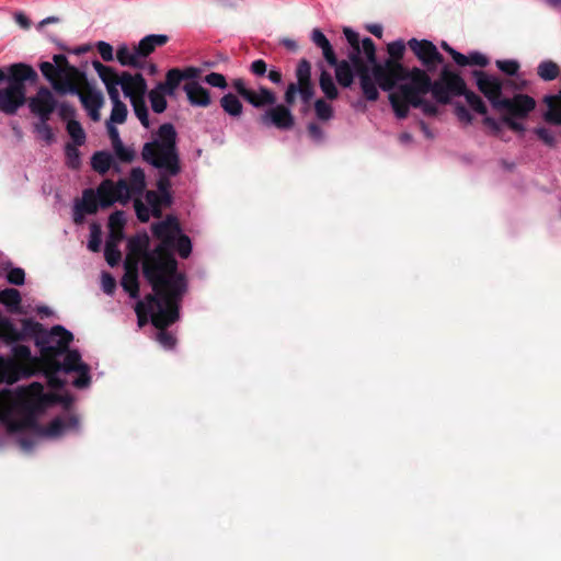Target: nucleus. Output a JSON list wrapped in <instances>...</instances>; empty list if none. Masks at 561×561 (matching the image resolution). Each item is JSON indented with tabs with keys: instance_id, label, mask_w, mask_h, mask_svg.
I'll list each match as a JSON object with an SVG mask.
<instances>
[{
	"instance_id": "obj_27",
	"label": "nucleus",
	"mask_w": 561,
	"mask_h": 561,
	"mask_svg": "<svg viewBox=\"0 0 561 561\" xmlns=\"http://www.w3.org/2000/svg\"><path fill=\"white\" fill-rule=\"evenodd\" d=\"M169 42V36L164 34H150L145 36L137 45L139 55L146 65L147 57L154 51L157 47H161Z\"/></svg>"
},
{
	"instance_id": "obj_47",
	"label": "nucleus",
	"mask_w": 561,
	"mask_h": 561,
	"mask_svg": "<svg viewBox=\"0 0 561 561\" xmlns=\"http://www.w3.org/2000/svg\"><path fill=\"white\" fill-rule=\"evenodd\" d=\"M314 113L316 117L322 122L330 121L334 115L333 107L323 99H318L314 102Z\"/></svg>"
},
{
	"instance_id": "obj_64",
	"label": "nucleus",
	"mask_w": 561,
	"mask_h": 561,
	"mask_svg": "<svg viewBox=\"0 0 561 561\" xmlns=\"http://www.w3.org/2000/svg\"><path fill=\"white\" fill-rule=\"evenodd\" d=\"M102 289L107 295H113L116 288L115 278L110 273H103L101 279Z\"/></svg>"
},
{
	"instance_id": "obj_51",
	"label": "nucleus",
	"mask_w": 561,
	"mask_h": 561,
	"mask_svg": "<svg viewBox=\"0 0 561 561\" xmlns=\"http://www.w3.org/2000/svg\"><path fill=\"white\" fill-rule=\"evenodd\" d=\"M113 150L116 158L122 162L130 163L135 160V150L130 147H125L124 144L114 147Z\"/></svg>"
},
{
	"instance_id": "obj_55",
	"label": "nucleus",
	"mask_w": 561,
	"mask_h": 561,
	"mask_svg": "<svg viewBox=\"0 0 561 561\" xmlns=\"http://www.w3.org/2000/svg\"><path fill=\"white\" fill-rule=\"evenodd\" d=\"M496 67L507 76H514L519 70V64L517 60L506 59V60H496Z\"/></svg>"
},
{
	"instance_id": "obj_28",
	"label": "nucleus",
	"mask_w": 561,
	"mask_h": 561,
	"mask_svg": "<svg viewBox=\"0 0 561 561\" xmlns=\"http://www.w3.org/2000/svg\"><path fill=\"white\" fill-rule=\"evenodd\" d=\"M404 84H397L396 88H398L397 92L390 93L389 95V102L392 106V110L396 114V116L399 119H404L409 115L410 107L412 106L411 103L408 101V96L404 95Z\"/></svg>"
},
{
	"instance_id": "obj_48",
	"label": "nucleus",
	"mask_w": 561,
	"mask_h": 561,
	"mask_svg": "<svg viewBox=\"0 0 561 561\" xmlns=\"http://www.w3.org/2000/svg\"><path fill=\"white\" fill-rule=\"evenodd\" d=\"M77 147L75 144H67L65 148L67 165L72 170H77L81 165L80 151Z\"/></svg>"
},
{
	"instance_id": "obj_16",
	"label": "nucleus",
	"mask_w": 561,
	"mask_h": 561,
	"mask_svg": "<svg viewBox=\"0 0 561 561\" xmlns=\"http://www.w3.org/2000/svg\"><path fill=\"white\" fill-rule=\"evenodd\" d=\"M496 111H504L503 116H511L515 118H526L528 114L534 111L536 101L527 94H515L513 98H504L499 102Z\"/></svg>"
},
{
	"instance_id": "obj_63",
	"label": "nucleus",
	"mask_w": 561,
	"mask_h": 561,
	"mask_svg": "<svg viewBox=\"0 0 561 561\" xmlns=\"http://www.w3.org/2000/svg\"><path fill=\"white\" fill-rule=\"evenodd\" d=\"M8 282L13 285H23L25 280V273L20 267L11 268L7 275Z\"/></svg>"
},
{
	"instance_id": "obj_54",
	"label": "nucleus",
	"mask_w": 561,
	"mask_h": 561,
	"mask_svg": "<svg viewBox=\"0 0 561 561\" xmlns=\"http://www.w3.org/2000/svg\"><path fill=\"white\" fill-rule=\"evenodd\" d=\"M47 122L48 121H39L35 124L34 130L46 144H50L54 139V134Z\"/></svg>"
},
{
	"instance_id": "obj_36",
	"label": "nucleus",
	"mask_w": 561,
	"mask_h": 561,
	"mask_svg": "<svg viewBox=\"0 0 561 561\" xmlns=\"http://www.w3.org/2000/svg\"><path fill=\"white\" fill-rule=\"evenodd\" d=\"M165 90L163 88H160L159 84H157L152 90L148 93V99L151 105V108L154 113H163L167 108V99H165Z\"/></svg>"
},
{
	"instance_id": "obj_9",
	"label": "nucleus",
	"mask_w": 561,
	"mask_h": 561,
	"mask_svg": "<svg viewBox=\"0 0 561 561\" xmlns=\"http://www.w3.org/2000/svg\"><path fill=\"white\" fill-rule=\"evenodd\" d=\"M183 294L184 291H181L168 308H164V299L162 296L158 295L156 291L147 295L150 321L157 329H159V332L157 333V341L165 350H172L176 344V337L173 333L167 331L165 328L179 319V304Z\"/></svg>"
},
{
	"instance_id": "obj_49",
	"label": "nucleus",
	"mask_w": 561,
	"mask_h": 561,
	"mask_svg": "<svg viewBox=\"0 0 561 561\" xmlns=\"http://www.w3.org/2000/svg\"><path fill=\"white\" fill-rule=\"evenodd\" d=\"M0 302L8 307L16 308L21 304V295L14 288L0 290Z\"/></svg>"
},
{
	"instance_id": "obj_57",
	"label": "nucleus",
	"mask_w": 561,
	"mask_h": 561,
	"mask_svg": "<svg viewBox=\"0 0 561 561\" xmlns=\"http://www.w3.org/2000/svg\"><path fill=\"white\" fill-rule=\"evenodd\" d=\"M262 121L266 125H274L277 128H280V105H276L271 111L266 112L262 116Z\"/></svg>"
},
{
	"instance_id": "obj_14",
	"label": "nucleus",
	"mask_w": 561,
	"mask_h": 561,
	"mask_svg": "<svg viewBox=\"0 0 561 561\" xmlns=\"http://www.w3.org/2000/svg\"><path fill=\"white\" fill-rule=\"evenodd\" d=\"M407 45L425 68L426 72L435 71L437 66L444 61L443 55L431 41L411 38Z\"/></svg>"
},
{
	"instance_id": "obj_40",
	"label": "nucleus",
	"mask_w": 561,
	"mask_h": 561,
	"mask_svg": "<svg viewBox=\"0 0 561 561\" xmlns=\"http://www.w3.org/2000/svg\"><path fill=\"white\" fill-rule=\"evenodd\" d=\"M46 366V377L51 388L59 389L64 386V381L57 376L60 371V363L57 359L44 360Z\"/></svg>"
},
{
	"instance_id": "obj_41",
	"label": "nucleus",
	"mask_w": 561,
	"mask_h": 561,
	"mask_svg": "<svg viewBox=\"0 0 561 561\" xmlns=\"http://www.w3.org/2000/svg\"><path fill=\"white\" fill-rule=\"evenodd\" d=\"M62 363H60V370L65 373L76 371L80 369L81 365H84L81 362V355L77 350L66 351Z\"/></svg>"
},
{
	"instance_id": "obj_20",
	"label": "nucleus",
	"mask_w": 561,
	"mask_h": 561,
	"mask_svg": "<svg viewBox=\"0 0 561 561\" xmlns=\"http://www.w3.org/2000/svg\"><path fill=\"white\" fill-rule=\"evenodd\" d=\"M445 68H446V75L448 77L449 76L457 77L461 81L460 82V84H461L460 92L459 93H450V99L453 96H465L467 103L474 112H477L481 115H486L488 107H486L485 103L483 102V100L477 93L467 89L466 81L459 73L450 70L448 67H445Z\"/></svg>"
},
{
	"instance_id": "obj_33",
	"label": "nucleus",
	"mask_w": 561,
	"mask_h": 561,
	"mask_svg": "<svg viewBox=\"0 0 561 561\" xmlns=\"http://www.w3.org/2000/svg\"><path fill=\"white\" fill-rule=\"evenodd\" d=\"M122 240V233L112 231L105 242L104 256L108 265L115 266L121 261L122 254L118 249V243Z\"/></svg>"
},
{
	"instance_id": "obj_23",
	"label": "nucleus",
	"mask_w": 561,
	"mask_h": 561,
	"mask_svg": "<svg viewBox=\"0 0 561 561\" xmlns=\"http://www.w3.org/2000/svg\"><path fill=\"white\" fill-rule=\"evenodd\" d=\"M99 204L98 194L91 188L84 190L80 204L76 205V211L73 216L75 222H82V214H95L98 211Z\"/></svg>"
},
{
	"instance_id": "obj_24",
	"label": "nucleus",
	"mask_w": 561,
	"mask_h": 561,
	"mask_svg": "<svg viewBox=\"0 0 561 561\" xmlns=\"http://www.w3.org/2000/svg\"><path fill=\"white\" fill-rule=\"evenodd\" d=\"M116 59L124 67L142 69L145 64L139 55L137 46L122 44L117 47Z\"/></svg>"
},
{
	"instance_id": "obj_13",
	"label": "nucleus",
	"mask_w": 561,
	"mask_h": 561,
	"mask_svg": "<svg viewBox=\"0 0 561 561\" xmlns=\"http://www.w3.org/2000/svg\"><path fill=\"white\" fill-rule=\"evenodd\" d=\"M142 198H135L134 209L139 221L148 222L150 217L160 218L162 216L163 208L169 207L172 203L168 201V197L157 193L156 191H146Z\"/></svg>"
},
{
	"instance_id": "obj_62",
	"label": "nucleus",
	"mask_w": 561,
	"mask_h": 561,
	"mask_svg": "<svg viewBox=\"0 0 561 561\" xmlns=\"http://www.w3.org/2000/svg\"><path fill=\"white\" fill-rule=\"evenodd\" d=\"M96 48L104 61H112L114 59V50L111 44L100 41L96 43Z\"/></svg>"
},
{
	"instance_id": "obj_53",
	"label": "nucleus",
	"mask_w": 561,
	"mask_h": 561,
	"mask_svg": "<svg viewBox=\"0 0 561 561\" xmlns=\"http://www.w3.org/2000/svg\"><path fill=\"white\" fill-rule=\"evenodd\" d=\"M67 427V421L61 417L54 419L46 427V434L55 437L61 435Z\"/></svg>"
},
{
	"instance_id": "obj_5",
	"label": "nucleus",
	"mask_w": 561,
	"mask_h": 561,
	"mask_svg": "<svg viewBox=\"0 0 561 561\" xmlns=\"http://www.w3.org/2000/svg\"><path fill=\"white\" fill-rule=\"evenodd\" d=\"M53 61L39 64L42 75L50 82L57 93L78 95L90 118L93 122H99L101 118L100 110L104 104L102 92L90 87L81 89L80 84L84 76L78 68L69 64L65 55H54Z\"/></svg>"
},
{
	"instance_id": "obj_59",
	"label": "nucleus",
	"mask_w": 561,
	"mask_h": 561,
	"mask_svg": "<svg viewBox=\"0 0 561 561\" xmlns=\"http://www.w3.org/2000/svg\"><path fill=\"white\" fill-rule=\"evenodd\" d=\"M79 373V376L73 380V386L76 388H85L90 383V375L89 367L87 365H81L80 369L76 370Z\"/></svg>"
},
{
	"instance_id": "obj_32",
	"label": "nucleus",
	"mask_w": 561,
	"mask_h": 561,
	"mask_svg": "<svg viewBox=\"0 0 561 561\" xmlns=\"http://www.w3.org/2000/svg\"><path fill=\"white\" fill-rule=\"evenodd\" d=\"M311 41L317 47L322 49L323 58L327 60L329 65L336 64V55L333 50V47L321 30H312Z\"/></svg>"
},
{
	"instance_id": "obj_10",
	"label": "nucleus",
	"mask_w": 561,
	"mask_h": 561,
	"mask_svg": "<svg viewBox=\"0 0 561 561\" xmlns=\"http://www.w3.org/2000/svg\"><path fill=\"white\" fill-rule=\"evenodd\" d=\"M92 66L106 89L107 83H113L114 88L117 90L118 87H121L125 96L129 98L130 101L146 96L147 82L141 73L131 75L124 71L118 75L114 68L105 66L99 60H93Z\"/></svg>"
},
{
	"instance_id": "obj_58",
	"label": "nucleus",
	"mask_w": 561,
	"mask_h": 561,
	"mask_svg": "<svg viewBox=\"0 0 561 561\" xmlns=\"http://www.w3.org/2000/svg\"><path fill=\"white\" fill-rule=\"evenodd\" d=\"M168 176H169L168 174H164L161 172V176L157 181L158 191H156V192L161 194L162 196L165 195L168 197V201H170V203H172V196L170 193L171 182Z\"/></svg>"
},
{
	"instance_id": "obj_15",
	"label": "nucleus",
	"mask_w": 561,
	"mask_h": 561,
	"mask_svg": "<svg viewBox=\"0 0 561 561\" xmlns=\"http://www.w3.org/2000/svg\"><path fill=\"white\" fill-rule=\"evenodd\" d=\"M125 184L126 179H119L116 183L108 179L104 180L96 190L100 206L107 208L116 202L126 205L127 191Z\"/></svg>"
},
{
	"instance_id": "obj_22",
	"label": "nucleus",
	"mask_w": 561,
	"mask_h": 561,
	"mask_svg": "<svg viewBox=\"0 0 561 561\" xmlns=\"http://www.w3.org/2000/svg\"><path fill=\"white\" fill-rule=\"evenodd\" d=\"M146 186L147 183L145 171L139 167L133 168L130 170L129 178L126 180L125 184L127 191L126 204L130 199H133L134 202L135 198H141L146 192Z\"/></svg>"
},
{
	"instance_id": "obj_61",
	"label": "nucleus",
	"mask_w": 561,
	"mask_h": 561,
	"mask_svg": "<svg viewBox=\"0 0 561 561\" xmlns=\"http://www.w3.org/2000/svg\"><path fill=\"white\" fill-rule=\"evenodd\" d=\"M537 137L547 146L554 147L556 137L553 133L545 127H538L535 129Z\"/></svg>"
},
{
	"instance_id": "obj_39",
	"label": "nucleus",
	"mask_w": 561,
	"mask_h": 561,
	"mask_svg": "<svg viewBox=\"0 0 561 561\" xmlns=\"http://www.w3.org/2000/svg\"><path fill=\"white\" fill-rule=\"evenodd\" d=\"M182 81L181 69L173 68L167 72L165 81L158 84L165 90L168 95H173Z\"/></svg>"
},
{
	"instance_id": "obj_11",
	"label": "nucleus",
	"mask_w": 561,
	"mask_h": 561,
	"mask_svg": "<svg viewBox=\"0 0 561 561\" xmlns=\"http://www.w3.org/2000/svg\"><path fill=\"white\" fill-rule=\"evenodd\" d=\"M297 85L291 83L285 92V101L291 104L299 93L305 105H309L314 95V88L311 83V65L307 59H301L296 69Z\"/></svg>"
},
{
	"instance_id": "obj_3",
	"label": "nucleus",
	"mask_w": 561,
	"mask_h": 561,
	"mask_svg": "<svg viewBox=\"0 0 561 561\" xmlns=\"http://www.w3.org/2000/svg\"><path fill=\"white\" fill-rule=\"evenodd\" d=\"M55 397L44 392L39 382H32L15 392L7 387L0 389V420L9 432H19L35 425V416L42 412Z\"/></svg>"
},
{
	"instance_id": "obj_42",
	"label": "nucleus",
	"mask_w": 561,
	"mask_h": 561,
	"mask_svg": "<svg viewBox=\"0 0 561 561\" xmlns=\"http://www.w3.org/2000/svg\"><path fill=\"white\" fill-rule=\"evenodd\" d=\"M537 73L542 80L552 81L559 76L560 68L554 61L545 60L538 65Z\"/></svg>"
},
{
	"instance_id": "obj_34",
	"label": "nucleus",
	"mask_w": 561,
	"mask_h": 561,
	"mask_svg": "<svg viewBox=\"0 0 561 561\" xmlns=\"http://www.w3.org/2000/svg\"><path fill=\"white\" fill-rule=\"evenodd\" d=\"M91 167L101 175L106 174L111 168H114L117 172L119 171L118 165L114 163L113 156L107 151L94 152L91 158Z\"/></svg>"
},
{
	"instance_id": "obj_43",
	"label": "nucleus",
	"mask_w": 561,
	"mask_h": 561,
	"mask_svg": "<svg viewBox=\"0 0 561 561\" xmlns=\"http://www.w3.org/2000/svg\"><path fill=\"white\" fill-rule=\"evenodd\" d=\"M220 105L226 113L232 116H239L242 113V104L232 93L224 95L220 100Z\"/></svg>"
},
{
	"instance_id": "obj_56",
	"label": "nucleus",
	"mask_w": 561,
	"mask_h": 561,
	"mask_svg": "<svg viewBox=\"0 0 561 561\" xmlns=\"http://www.w3.org/2000/svg\"><path fill=\"white\" fill-rule=\"evenodd\" d=\"M138 318V325L141 328L148 322L150 316L147 297L142 301H138L135 308Z\"/></svg>"
},
{
	"instance_id": "obj_30",
	"label": "nucleus",
	"mask_w": 561,
	"mask_h": 561,
	"mask_svg": "<svg viewBox=\"0 0 561 561\" xmlns=\"http://www.w3.org/2000/svg\"><path fill=\"white\" fill-rule=\"evenodd\" d=\"M125 267L126 271L122 278V287L129 294L131 298H138L139 284L137 262H135V264L125 263Z\"/></svg>"
},
{
	"instance_id": "obj_1",
	"label": "nucleus",
	"mask_w": 561,
	"mask_h": 561,
	"mask_svg": "<svg viewBox=\"0 0 561 561\" xmlns=\"http://www.w3.org/2000/svg\"><path fill=\"white\" fill-rule=\"evenodd\" d=\"M343 34L350 45L347 57L353 62L357 73L358 84L364 99L376 102L379 90L392 91L399 82H411L414 70L419 67L408 68L402 64L407 44L399 39L387 45L389 57L382 62L378 61L376 45L370 37L360 39L357 32L345 26Z\"/></svg>"
},
{
	"instance_id": "obj_25",
	"label": "nucleus",
	"mask_w": 561,
	"mask_h": 561,
	"mask_svg": "<svg viewBox=\"0 0 561 561\" xmlns=\"http://www.w3.org/2000/svg\"><path fill=\"white\" fill-rule=\"evenodd\" d=\"M107 94L113 103L110 119L106 123L123 124L127 117V107L121 101L119 91L114 88L113 83H107Z\"/></svg>"
},
{
	"instance_id": "obj_19",
	"label": "nucleus",
	"mask_w": 561,
	"mask_h": 561,
	"mask_svg": "<svg viewBox=\"0 0 561 561\" xmlns=\"http://www.w3.org/2000/svg\"><path fill=\"white\" fill-rule=\"evenodd\" d=\"M233 89L250 104L255 107L272 105L275 102V95L265 88H260L259 91L247 88L243 79H234L232 82Z\"/></svg>"
},
{
	"instance_id": "obj_18",
	"label": "nucleus",
	"mask_w": 561,
	"mask_h": 561,
	"mask_svg": "<svg viewBox=\"0 0 561 561\" xmlns=\"http://www.w3.org/2000/svg\"><path fill=\"white\" fill-rule=\"evenodd\" d=\"M57 106V101L50 90L42 87L36 94L30 99L28 107L39 121H48Z\"/></svg>"
},
{
	"instance_id": "obj_4",
	"label": "nucleus",
	"mask_w": 561,
	"mask_h": 561,
	"mask_svg": "<svg viewBox=\"0 0 561 561\" xmlns=\"http://www.w3.org/2000/svg\"><path fill=\"white\" fill-rule=\"evenodd\" d=\"M55 397L44 392L39 382H32L15 392L7 387L0 389V420L9 432H19L35 425V416L42 412Z\"/></svg>"
},
{
	"instance_id": "obj_17",
	"label": "nucleus",
	"mask_w": 561,
	"mask_h": 561,
	"mask_svg": "<svg viewBox=\"0 0 561 561\" xmlns=\"http://www.w3.org/2000/svg\"><path fill=\"white\" fill-rule=\"evenodd\" d=\"M472 76L477 80L479 91L490 101L492 107L497 110L499 102H502L503 83L499 78L489 76L482 70H473Z\"/></svg>"
},
{
	"instance_id": "obj_6",
	"label": "nucleus",
	"mask_w": 561,
	"mask_h": 561,
	"mask_svg": "<svg viewBox=\"0 0 561 561\" xmlns=\"http://www.w3.org/2000/svg\"><path fill=\"white\" fill-rule=\"evenodd\" d=\"M460 80L457 77H448L444 67L437 80H432L428 73L423 69H415L411 82L404 84V95L412 107L421 108L426 116H436L438 107L424 99V95L431 93L433 99L439 104L450 103V93L460 92Z\"/></svg>"
},
{
	"instance_id": "obj_29",
	"label": "nucleus",
	"mask_w": 561,
	"mask_h": 561,
	"mask_svg": "<svg viewBox=\"0 0 561 561\" xmlns=\"http://www.w3.org/2000/svg\"><path fill=\"white\" fill-rule=\"evenodd\" d=\"M335 67V77L339 84L343 88H350L354 82V77H357L353 62L348 60L336 59V64L332 65Z\"/></svg>"
},
{
	"instance_id": "obj_35",
	"label": "nucleus",
	"mask_w": 561,
	"mask_h": 561,
	"mask_svg": "<svg viewBox=\"0 0 561 561\" xmlns=\"http://www.w3.org/2000/svg\"><path fill=\"white\" fill-rule=\"evenodd\" d=\"M20 369L11 358H0V383L12 385L19 380Z\"/></svg>"
},
{
	"instance_id": "obj_46",
	"label": "nucleus",
	"mask_w": 561,
	"mask_h": 561,
	"mask_svg": "<svg viewBox=\"0 0 561 561\" xmlns=\"http://www.w3.org/2000/svg\"><path fill=\"white\" fill-rule=\"evenodd\" d=\"M67 131L72 138L75 145L81 146L84 144L85 133L78 121L69 119L67 123Z\"/></svg>"
},
{
	"instance_id": "obj_44",
	"label": "nucleus",
	"mask_w": 561,
	"mask_h": 561,
	"mask_svg": "<svg viewBox=\"0 0 561 561\" xmlns=\"http://www.w3.org/2000/svg\"><path fill=\"white\" fill-rule=\"evenodd\" d=\"M22 334L18 329L8 320H0V339L7 342H16L21 340Z\"/></svg>"
},
{
	"instance_id": "obj_37",
	"label": "nucleus",
	"mask_w": 561,
	"mask_h": 561,
	"mask_svg": "<svg viewBox=\"0 0 561 561\" xmlns=\"http://www.w3.org/2000/svg\"><path fill=\"white\" fill-rule=\"evenodd\" d=\"M456 64L458 66L465 67V66H479V67H486L489 65V58L479 53V51H472L468 56L463 54H456Z\"/></svg>"
},
{
	"instance_id": "obj_2",
	"label": "nucleus",
	"mask_w": 561,
	"mask_h": 561,
	"mask_svg": "<svg viewBox=\"0 0 561 561\" xmlns=\"http://www.w3.org/2000/svg\"><path fill=\"white\" fill-rule=\"evenodd\" d=\"M152 234L160 243L146 256L144 276L152 290L164 299V307H170L181 291H185L184 276L176 272L178 263L171 253L176 237L181 232L179 221L173 216L154 222Z\"/></svg>"
},
{
	"instance_id": "obj_26",
	"label": "nucleus",
	"mask_w": 561,
	"mask_h": 561,
	"mask_svg": "<svg viewBox=\"0 0 561 561\" xmlns=\"http://www.w3.org/2000/svg\"><path fill=\"white\" fill-rule=\"evenodd\" d=\"M190 103L194 106L206 107L210 104V95L207 89L202 87L197 81L186 82L183 87Z\"/></svg>"
},
{
	"instance_id": "obj_60",
	"label": "nucleus",
	"mask_w": 561,
	"mask_h": 561,
	"mask_svg": "<svg viewBox=\"0 0 561 561\" xmlns=\"http://www.w3.org/2000/svg\"><path fill=\"white\" fill-rule=\"evenodd\" d=\"M204 81L215 88H219V89L227 88V80H226L225 76L221 73H218V72H211V73L207 75L204 78Z\"/></svg>"
},
{
	"instance_id": "obj_31",
	"label": "nucleus",
	"mask_w": 561,
	"mask_h": 561,
	"mask_svg": "<svg viewBox=\"0 0 561 561\" xmlns=\"http://www.w3.org/2000/svg\"><path fill=\"white\" fill-rule=\"evenodd\" d=\"M543 102L548 106L543 114L546 122L554 125H561V90L556 95H547Z\"/></svg>"
},
{
	"instance_id": "obj_38",
	"label": "nucleus",
	"mask_w": 561,
	"mask_h": 561,
	"mask_svg": "<svg viewBox=\"0 0 561 561\" xmlns=\"http://www.w3.org/2000/svg\"><path fill=\"white\" fill-rule=\"evenodd\" d=\"M319 85L327 99H329V100L337 99L339 90L333 81L331 73L324 69L320 73Z\"/></svg>"
},
{
	"instance_id": "obj_21",
	"label": "nucleus",
	"mask_w": 561,
	"mask_h": 561,
	"mask_svg": "<svg viewBox=\"0 0 561 561\" xmlns=\"http://www.w3.org/2000/svg\"><path fill=\"white\" fill-rule=\"evenodd\" d=\"M128 254L126 257V263L128 264H135V262H139V260L142 261V272L145 271V262L146 256L151 252V250H148L149 247V238L148 236L141 234V236H135L128 240Z\"/></svg>"
},
{
	"instance_id": "obj_12",
	"label": "nucleus",
	"mask_w": 561,
	"mask_h": 561,
	"mask_svg": "<svg viewBox=\"0 0 561 561\" xmlns=\"http://www.w3.org/2000/svg\"><path fill=\"white\" fill-rule=\"evenodd\" d=\"M71 332L61 325H55L41 340V353L44 360L56 359L58 355L64 354L72 341Z\"/></svg>"
},
{
	"instance_id": "obj_52",
	"label": "nucleus",
	"mask_w": 561,
	"mask_h": 561,
	"mask_svg": "<svg viewBox=\"0 0 561 561\" xmlns=\"http://www.w3.org/2000/svg\"><path fill=\"white\" fill-rule=\"evenodd\" d=\"M101 229L98 225L93 224L90 227V238L88 241V249L92 252H99L101 248Z\"/></svg>"
},
{
	"instance_id": "obj_50",
	"label": "nucleus",
	"mask_w": 561,
	"mask_h": 561,
	"mask_svg": "<svg viewBox=\"0 0 561 561\" xmlns=\"http://www.w3.org/2000/svg\"><path fill=\"white\" fill-rule=\"evenodd\" d=\"M172 249H175L181 257H183V259L188 257V255L192 252V243H191L190 238L180 232V234L175 239V242H174V245L172 247Z\"/></svg>"
},
{
	"instance_id": "obj_45",
	"label": "nucleus",
	"mask_w": 561,
	"mask_h": 561,
	"mask_svg": "<svg viewBox=\"0 0 561 561\" xmlns=\"http://www.w3.org/2000/svg\"><path fill=\"white\" fill-rule=\"evenodd\" d=\"M131 106L134 108L135 115L140 121L144 127H149V117H148V108L146 105L145 96H140L138 99L130 101Z\"/></svg>"
},
{
	"instance_id": "obj_8",
	"label": "nucleus",
	"mask_w": 561,
	"mask_h": 561,
	"mask_svg": "<svg viewBox=\"0 0 561 561\" xmlns=\"http://www.w3.org/2000/svg\"><path fill=\"white\" fill-rule=\"evenodd\" d=\"M37 72L23 62L13 64L8 67V87L0 89V112L13 115L25 103V82L37 81Z\"/></svg>"
},
{
	"instance_id": "obj_7",
	"label": "nucleus",
	"mask_w": 561,
	"mask_h": 561,
	"mask_svg": "<svg viewBox=\"0 0 561 561\" xmlns=\"http://www.w3.org/2000/svg\"><path fill=\"white\" fill-rule=\"evenodd\" d=\"M176 138L174 126L170 123L162 124L152 135L151 141L144 145L142 160L164 174L178 175L181 172V160Z\"/></svg>"
}]
</instances>
